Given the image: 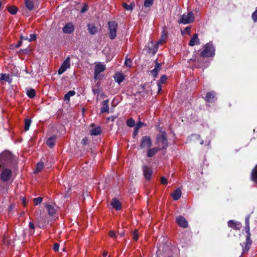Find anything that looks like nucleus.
<instances>
[{
    "instance_id": "nucleus-1",
    "label": "nucleus",
    "mask_w": 257,
    "mask_h": 257,
    "mask_svg": "<svg viewBox=\"0 0 257 257\" xmlns=\"http://www.w3.org/2000/svg\"><path fill=\"white\" fill-rule=\"evenodd\" d=\"M13 158L9 151H4L0 155V168L11 167L13 166Z\"/></svg>"
},
{
    "instance_id": "nucleus-2",
    "label": "nucleus",
    "mask_w": 257,
    "mask_h": 257,
    "mask_svg": "<svg viewBox=\"0 0 257 257\" xmlns=\"http://www.w3.org/2000/svg\"><path fill=\"white\" fill-rule=\"evenodd\" d=\"M245 230L246 233H247V236L246 237V242L245 243L244 247H243L242 252L243 253L247 252L250 245L251 244L252 241L250 239L251 234L250 232V228H249V216H246L245 220Z\"/></svg>"
},
{
    "instance_id": "nucleus-3",
    "label": "nucleus",
    "mask_w": 257,
    "mask_h": 257,
    "mask_svg": "<svg viewBox=\"0 0 257 257\" xmlns=\"http://www.w3.org/2000/svg\"><path fill=\"white\" fill-rule=\"evenodd\" d=\"M12 168L13 166L0 168V171H1L0 179L2 181L6 182L11 180L12 177Z\"/></svg>"
},
{
    "instance_id": "nucleus-4",
    "label": "nucleus",
    "mask_w": 257,
    "mask_h": 257,
    "mask_svg": "<svg viewBox=\"0 0 257 257\" xmlns=\"http://www.w3.org/2000/svg\"><path fill=\"white\" fill-rule=\"evenodd\" d=\"M214 55L215 48L211 42L206 44L204 46V50L200 53L202 57H213Z\"/></svg>"
},
{
    "instance_id": "nucleus-5",
    "label": "nucleus",
    "mask_w": 257,
    "mask_h": 257,
    "mask_svg": "<svg viewBox=\"0 0 257 257\" xmlns=\"http://www.w3.org/2000/svg\"><path fill=\"white\" fill-rule=\"evenodd\" d=\"M156 142L157 145L161 147V149H166L168 145L166 133L162 132L161 134L158 135L156 137Z\"/></svg>"
},
{
    "instance_id": "nucleus-6",
    "label": "nucleus",
    "mask_w": 257,
    "mask_h": 257,
    "mask_svg": "<svg viewBox=\"0 0 257 257\" xmlns=\"http://www.w3.org/2000/svg\"><path fill=\"white\" fill-rule=\"evenodd\" d=\"M194 20V15L193 13L191 11L188 12L187 14L182 15L178 22L179 24L186 25L193 22Z\"/></svg>"
},
{
    "instance_id": "nucleus-7",
    "label": "nucleus",
    "mask_w": 257,
    "mask_h": 257,
    "mask_svg": "<svg viewBox=\"0 0 257 257\" xmlns=\"http://www.w3.org/2000/svg\"><path fill=\"white\" fill-rule=\"evenodd\" d=\"M108 28L109 30V38L113 40L116 36V32L117 29V24L114 21L108 22Z\"/></svg>"
},
{
    "instance_id": "nucleus-8",
    "label": "nucleus",
    "mask_w": 257,
    "mask_h": 257,
    "mask_svg": "<svg viewBox=\"0 0 257 257\" xmlns=\"http://www.w3.org/2000/svg\"><path fill=\"white\" fill-rule=\"evenodd\" d=\"M152 146V141L150 137L144 136L141 140L140 148L141 149H149Z\"/></svg>"
},
{
    "instance_id": "nucleus-9",
    "label": "nucleus",
    "mask_w": 257,
    "mask_h": 257,
    "mask_svg": "<svg viewBox=\"0 0 257 257\" xmlns=\"http://www.w3.org/2000/svg\"><path fill=\"white\" fill-rule=\"evenodd\" d=\"M70 67V58L67 57L64 61L63 62L61 67L58 71V73L59 75L62 74L65 72L68 68Z\"/></svg>"
},
{
    "instance_id": "nucleus-10",
    "label": "nucleus",
    "mask_w": 257,
    "mask_h": 257,
    "mask_svg": "<svg viewBox=\"0 0 257 257\" xmlns=\"http://www.w3.org/2000/svg\"><path fill=\"white\" fill-rule=\"evenodd\" d=\"M105 65L99 63L97 64L95 66L94 72V79H98L99 77V74L101 72H103L105 70Z\"/></svg>"
},
{
    "instance_id": "nucleus-11",
    "label": "nucleus",
    "mask_w": 257,
    "mask_h": 257,
    "mask_svg": "<svg viewBox=\"0 0 257 257\" xmlns=\"http://www.w3.org/2000/svg\"><path fill=\"white\" fill-rule=\"evenodd\" d=\"M176 221L177 224L183 228H186L188 226V223L187 220L185 217L182 216H177L176 218Z\"/></svg>"
},
{
    "instance_id": "nucleus-12",
    "label": "nucleus",
    "mask_w": 257,
    "mask_h": 257,
    "mask_svg": "<svg viewBox=\"0 0 257 257\" xmlns=\"http://www.w3.org/2000/svg\"><path fill=\"white\" fill-rule=\"evenodd\" d=\"M91 129L90 130V134L91 136H98L100 135L102 132L101 128L100 126H96L94 123H92L90 125Z\"/></svg>"
},
{
    "instance_id": "nucleus-13",
    "label": "nucleus",
    "mask_w": 257,
    "mask_h": 257,
    "mask_svg": "<svg viewBox=\"0 0 257 257\" xmlns=\"http://www.w3.org/2000/svg\"><path fill=\"white\" fill-rule=\"evenodd\" d=\"M62 30L65 34H71L74 31V26L72 23H68L64 26Z\"/></svg>"
},
{
    "instance_id": "nucleus-14",
    "label": "nucleus",
    "mask_w": 257,
    "mask_h": 257,
    "mask_svg": "<svg viewBox=\"0 0 257 257\" xmlns=\"http://www.w3.org/2000/svg\"><path fill=\"white\" fill-rule=\"evenodd\" d=\"M25 2L27 9L29 11H32L37 5L38 0H25Z\"/></svg>"
},
{
    "instance_id": "nucleus-15",
    "label": "nucleus",
    "mask_w": 257,
    "mask_h": 257,
    "mask_svg": "<svg viewBox=\"0 0 257 257\" xmlns=\"http://www.w3.org/2000/svg\"><path fill=\"white\" fill-rule=\"evenodd\" d=\"M143 173L146 179L149 180L152 175V170L147 166L144 165L143 166Z\"/></svg>"
},
{
    "instance_id": "nucleus-16",
    "label": "nucleus",
    "mask_w": 257,
    "mask_h": 257,
    "mask_svg": "<svg viewBox=\"0 0 257 257\" xmlns=\"http://www.w3.org/2000/svg\"><path fill=\"white\" fill-rule=\"evenodd\" d=\"M215 95L216 94L214 91L208 92L205 97V100L208 102H213L216 99Z\"/></svg>"
},
{
    "instance_id": "nucleus-17",
    "label": "nucleus",
    "mask_w": 257,
    "mask_h": 257,
    "mask_svg": "<svg viewBox=\"0 0 257 257\" xmlns=\"http://www.w3.org/2000/svg\"><path fill=\"white\" fill-rule=\"evenodd\" d=\"M228 226L229 227L236 230H239L241 227V224L239 222L234 221L231 220L228 222Z\"/></svg>"
},
{
    "instance_id": "nucleus-18",
    "label": "nucleus",
    "mask_w": 257,
    "mask_h": 257,
    "mask_svg": "<svg viewBox=\"0 0 257 257\" xmlns=\"http://www.w3.org/2000/svg\"><path fill=\"white\" fill-rule=\"evenodd\" d=\"M110 204L112 207L116 210H119L121 208V204L120 202L116 198L112 199Z\"/></svg>"
},
{
    "instance_id": "nucleus-19",
    "label": "nucleus",
    "mask_w": 257,
    "mask_h": 257,
    "mask_svg": "<svg viewBox=\"0 0 257 257\" xmlns=\"http://www.w3.org/2000/svg\"><path fill=\"white\" fill-rule=\"evenodd\" d=\"M108 99H106L105 100H104L102 103L101 105H102V106L100 108V112L102 113H103L104 112H109V107H108Z\"/></svg>"
},
{
    "instance_id": "nucleus-20",
    "label": "nucleus",
    "mask_w": 257,
    "mask_h": 257,
    "mask_svg": "<svg viewBox=\"0 0 257 257\" xmlns=\"http://www.w3.org/2000/svg\"><path fill=\"white\" fill-rule=\"evenodd\" d=\"M199 44V40L198 37V35L197 34H195L191 37L190 41L189 43V45L190 46H193L195 45H198Z\"/></svg>"
},
{
    "instance_id": "nucleus-21",
    "label": "nucleus",
    "mask_w": 257,
    "mask_h": 257,
    "mask_svg": "<svg viewBox=\"0 0 257 257\" xmlns=\"http://www.w3.org/2000/svg\"><path fill=\"white\" fill-rule=\"evenodd\" d=\"M161 150L159 147H156L152 149H149L147 156L149 158L153 157L159 151Z\"/></svg>"
},
{
    "instance_id": "nucleus-22",
    "label": "nucleus",
    "mask_w": 257,
    "mask_h": 257,
    "mask_svg": "<svg viewBox=\"0 0 257 257\" xmlns=\"http://www.w3.org/2000/svg\"><path fill=\"white\" fill-rule=\"evenodd\" d=\"M114 78L116 82L120 84L123 81L124 76L122 73L120 72H117L115 73Z\"/></svg>"
},
{
    "instance_id": "nucleus-23",
    "label": "nucleus",
    "mask_w": 257,
    "mask_h": 257,
    "mask_svg": "<svg viewBox=\"0 0 257 257\" xmlns=\"http://www.w3.org/2000/svg\"><path fill=\"white\" fill-rule=\"evenodd\" d=\"M88 30L90 34L91 35H95L97 32V27H96L94 25L92 24H88L87 25Z\"/></svg>"
},
{
    "instance_id": "nucleus-24",
    "label": "nucleus",
    "mask_w": 257,
    "mask_h": 257,
    "mask_svg": "<svg viewBox=\"0 0 257 257\" xmlns=\"http://www.w3.org/2000/svg\"><path fill=\"white\" fill-rule=\"evenodd\" d=\"M161 70V65L157 62L156 63L154 69L151 70V72L152 75H153L155 77H157L158 75V72Z\"/></svg>"
},
{
    "instance_id": "nucleus-25",
    "label": "nucleus",
    "mask_w": 257,
    "mask_h": 257,
    "mask_svg": "<svg viewBox=\"0 0 257 257\" xmlns=\"http://www.w3.org/2000/svg\"><path fill=\"white\" fill-rule=\"evenodd\" d=\"M167 77L166 75H163L161 77L160 79L158 81L157 83V86L158 88V93L161 91L162 90V85L167 80Z\"/></svg>"
},
{
    "instance_id": "nucleus-26",
    "label": "nucleus",
    "mask_w": 257,
    "mask_h": 257,
    "mask_svg": "<svg viewBox=\"0 0 257 257\" xmlns=\"http://www.w3.org/2000/svg\"><path fill=\"white\" fill-rule=\"evenodd\" d=\"M181 195V191L179 188H177L172 194V197L174 200H178Z\"/></svg>"
},
{
    "instance_id": "nucleus-27",
    "label": "nucleus",
    "mask_w": 257,
    "mask_h": 257,
    "mask_svg": "<svg viewBox=\"0 0 257 257\" xmlns=\"http://www.w3.org/2000/svg\"><path fill=\"white\" fill-rule=\"evenodd\" d=\"M45 207L47 209L49 215L52 216H54L56 211L55 208L53 206L49 204H47Z\"/></svg>"
},
{
    "instance_id": "nucleus-28",
    "label": "nucleus",
    "mask_w": 257,
    "mask_h": 257,
    "mask_svg": "<svg viewBox=\"0 0 257 257\" xmlns=\"http://www.w3.org/2000/svg\"><path fill=\"white\" fill-rule=\"evenodd\" d=\"M56 142V136H54L50 137L47 141V145L50 147L52 148L54 146Z\"/></svg>"
},
{
    "instance_id": "nucleus-29",
    "label": "nucleus",
    "mask_w": 257,
    "mask_h": 257,
    "mask_svg": "<svg viewBox=\"0 0 257 257\" xmlns=\"http://www.w3.org/2000/svg\"><path fill=\"white\" fill-rule=\"evenodd\" d=\"M1 81H5L8 82L9 83H11L12 81V78L9 75H7L6 74H1Z\"/></svg>"
},
{
    "instance_id": "nucleus-30",
    "label": "nucleus",
    "mask_w": 257,
    "mask_h": 257,
    "mask_svg": "<svg viewBox=\"0 0 257 257\" xmlns=\"http://www.w3.org/2000/svg\"><path fill=\"white\" fill-rule=\"evenodd\" d=\"M251 180L257 184V165L254 168L251 173Z\"/></svg>"
},
{
    "instance_id": "nucleus-31",
    "label": "nucleus",
    "mask_w": 257,
    "mask_h": 257,
    "mask_svg": "<svg viewBox=\"0 0 257 257\" xmlns=\"http://www.w3.org/2000/svg\"><path fill=\"white\" fill-rule=\"evenodd\" d=\"M27 94L29 97L32 98L35 96L36 91L34 89L31 88L27 90Z\"/></svg>"
},
{
    "instance_id": "nucleus-32",
    "label": "nucleus",
    "mask_w": 257,
    "mask_h": 257,
    "mask_svg": "<svg viewBox=\"0 0 257 257\" xmlns=\"http://www.w3.org/2000/svg\"><path fill=\"white\" fill-rule=\"evenodd\" d=\"M31 122H32V121L30 119H29V118L25 119L24 128L26 131H27L29 130L30 125H31Z\"/></svg>"
},
{
    "instance_id": "nucleus-33",
    "label": "nucleus",
    "mask_w": 257,
    "mask_h": 257,
    "mask_svg": "<svg viewBox=\"0 0 257 257\" xmlns=\"http://www.w3.org/2000/svg\"><path fill=\"white\" fill-rule=\"evenodd\" d=\"M8 10L10 14L15 15L18 12V8L14 6H11L8 8Z\"/></svg>"
},
{
    "instance_id": "nucleus-34",
    "label": "nucleus",
    "mask_w": 257,
    "mask_h": 257,
    "mask_svg": "<svg viewBox=\"0 0 257 257\" xmlns=\"http://www.w3.org/2000/svg\"><path fill=\"white\" fill-rule=\"evenodd\" d=\"M154 0H145L144 6L145 8H150L151 7L153 3Z\"/></svg>"
},
{
    "instance_id": "nucleus-35",
    "label": "nucleus",
    "mask_w": 257,
    "mask_h": 257,
    "mask_svg": "<svg viewBox=\"0 0 257 257\" xmlns=\"http://www.w3.org/2000/svg\"><path fill=\"white\" fill-rule=\"evenodd\" d=\"M126 124L129 127H133L135 125V121L133 118H131L127 120Z\"/></svg>"
},
{
    "instance_id": "nucleus-36",
    "label": "nucleus",
    "mask_w": 257,
    "mask_h": 257,
    "mask_svg": "<svg viewBox=\"0 0 257 257\" xmlns=\"http://www.w3.org/2000/svg\"><path fill=\"white\" fill-rule=\"evenodd\" d=\"M44 168V164L43 163L40 162L38 163L37 165V167L35 172H40Z\"/></svg>"
},
{
    "instance_id": "nucleus-37",
    "label": "nucleus",
    "mask_w": 257,
    "mask_h": 257,
    "mask_svg": "<svg viewBox=\"0 0 257 257\" xmlns=\"http://www.w3.org/2000/svg\"><path fill=\"white\" fill-rule=\"evenodd\" d=\"M132 64V61L126 57L125 58L124 65L127 67H131Z\"/></svg>"
},
{
    "instance_id": "nucleus-38",
    "label": "nucleus",
    "mask_w": 257,
    "mask_h": 257,
    "mask_svg": "<svg viewBox=\"0 0 257 257\" xmlns=\"http://www.w3.org/2000/svg\"><path fill=\"white\" fill-rule=\"evenodd\" d=\"M29 228L32 230L30 232V234L31 235H33L34 233V230H35V226L34 225V224L32 222H30L29 223Z\"/></svg>"
},
{
    "instance_id": "nucleus-39",
    "label": "nucleus",
    "mask_w": 257,
    "mask_h": 257,
    "mask_svg": "<svg viewBox=\"0 0 257 257\" xmlns=\"http://www.w3.org/2000/svg\"><path fill=\"white\" fill-rule=\"evenodd\" d=\"M42 200L43 198L41 197H39L34 199V202L35 204V205H38L42 202Z\"/></svg>"
},
{
    "instance_id": "nucleus-40",
    "label": "nucleus",
    "mask_w": 257,
    "mask_h": 257,
    "mask_svg": "<svg viewBox=\"0 0 257 257\" xmlns=\"http://www.w3.org/2000/svg\"><path fill=\"white\" fill-rule=\"evenodd\" d=\"M122 6L126 11H132L133 10L132 7L125 3H122Z\"/></svg>"
},
{
    "instance_id": "nucleus-41",
    "label": "nucleus",
    "mask_w": 257,
    "mask_h": 257,
    "mask_svg": "<svg viewBox=\"0 0 257 257\" xmlns=\"http://www.w3.org/2000/svg\"><path fill=\"white\" fill-rule=\"evenodd\" d=\"M251 18L254 22H257V8L255 11L252 14Z\"/></svg>"
},
{
    "instance_id": "nucleus-42",
    "label": "nucleus",
    "mask_w": 257,
    "mask_h": 257,
    "mask_svg": "<svg viewBox=\"0 0 257 257\" xmlns=\"http://www.w3.org/2000/svg\"><path fill=\"white\" fill-rule=\"evenodd\" d=\"M139 238V234L138 230L136 229L134 230L133 233V239L135 240H137Z\"/></svg>"
},
{
    "instance_id": "nucleus-43",
    "label": "nucleus",
    "mask_w": 257,
    "mask_h": 257,
    "mask_svg": "<svg viewBox=\"0 0 257 257\" xmlns=\"http://www.w3.org/2000/svg\"><path fill=\"white\" fill-rule=\"evenodd\" d=\"M167 37V36L166 34H163L162 36V38H161V39L158 41V44H161L163 43V42L165 41V39Z\"/></svg>"
},
{
    "instance_id": "nucleus-44",
    "label": "nucleus",
    "mask_w": 257,
    "mask_h": 257,
    "mask_svg": "<svg viewBox=\"0 0 257 257\" xmlns=\"http://www.w3.org/2000/svg\"><path fill=\"white\" fill-rule=\"evenodd\" d=\"M88 139L87 138V137H85L84 138H83L82 141H81V144L83 145V146H85L86 145L88 144Z\"/></svg>"
},
{
    "instance_id": "nucleus-45",
    "label": "nucleus",
    "mask_w": 257,
    "mask_h": 257,
    "mask_svg": "<svg viewBox=\"0 0 257 257\" xmlns=\"http://www.w3.org/2000/svg\"><path fill=\"white\" fill-rule=\"evenodd\" d=\"M30 37V38L29 39V42L35 41L37 38L36 35H35L34 34H31Z\"/></svg>"
},
{
    "instance_id": "nucleus-46",
    "label": "nucleus",
    "mask_w": 257,
    "mask_h": 257,
    "mask_svg": "<svg viewBox=\"0 0 257 257\" xmlns=\"http://www.w3.org/2000/svg\"><path fill=\"white\" fill-rule=\"evenodd\" d=\"M143 125V123L141 121L138 122L135 125V128L137 130H139Z\"/></svg>"
},
{
    "instance_id": "nucleus-47",
    "label": "nucleus",
    "mask_w": 257,
    "mask_h": 257,
    "mask_svg": "<svg viewBox=\"0 0 257 257\" xmlns=\"http://www.w3.org/2000/svg\"><path fill=\"white\" fill-rule=\"evenodd\" d=\"M66 94L70 97L75 94V92L74 90H70L68 91Z\"/></svg>"
},
{
    "instance_id": "nucleus-48",
    "label": "nucleus",
    "mask_w": 257,
    "mask_h": 257,
    "mask_svg": "<svg viewBox=\"0 0 257 257\" xmlns=\"http://www.w3.org/2000/svg\"><path fill=\"white\" fill-rule=\"evenodd\" d=\"M109 235L112 238H115L116 236L115 232L113 230H111L109 232Z\"/></svg>"
},
{
    "instance_id": "nucleus-49",
    "label": "nucleus",
    "mask_w": 257,
    "mask_h": 257,
    "mask_svg": "<svg viewBox=\"0 0 257 257\" xmlns=\"http://www.w3.org/2000/svg\"><path fill=\"white\" fill-rule=\"evenodd\" d=\"M161 182L162 184H166L167 183V180L164 177H162L161 178Z\"/></svg>"
},
{
    "instance_id": "nucleus-50",
    "label": "nucleus",
    "mask_w": 257,
    "mask_h": 257,
    "mask_svg": "<svg viewBox=\"0 0 257 257\" xmlns=\"http://www.w3.org/2000/svg\"><path fill=\"white\" fill-rule=\"evenodd\" d=\"M59 248V244L57 243H55L54 245L53 249L55 251H58Z\"/></svg>"
},
{
    "instance_id": "nucleus-51",
    "label": "nucleus",
    "mask_w": 257,
    "mask_h": 257,
    "mask_svg": "<svg viewBox=\"0 0 257 257\" xmlns=\"http://www.w3.org/2000/svg\"><path fill=\"white\" fill-rule=\"evenodd\" d=\"M87 10V6L86 5H85L82 7V9L81 10V13H84Z\"/></svg>"
},
{
    "instance_id": "nucleus-52",
    "label": "nucleus",
    "mask_w": 257,
    "mask_h": 257,
    "mask_svg": "<svg viewBox=\"0 0 257 257\" xmlns=\"http://www.w3.org/2000/svg\"><path fill=\"white\" fill-rule=\"evenodd\" d=\"M70 97L67 95V94H66L65 95H64V100L65 101H69L70 100Z\"/></svg>"
},
{
    "instance_id": "nucleus-53",
    "label": "nucleus",
    "mask_w": 257,
    "mask_h": 257,
    "mask_svg": "<svg viewBox=\"0 0 257 257\" xmlns=\"http://www.w3.org/2000/svg\"><path fill=\"white\" fill-rule=\"evenodd\" d=\"M138 131H139V130H137V128H135V129L134 131V133H133V136L134 137L138 135Z\"/></svg>"
},
{
    "instance_id": "nucleus-54",
    "label": "nucleus",
    "mask_w": 257,
    "mask_h": 257,
    "mask_svg": "<svg viewBox=\"0 0 257 257\" xmlns=\"http://www.w3.org/2000/svg\"><path fill=\"white\" fill-rule=\"evenodd\" d=\"M93 93L94 94H98L99 92V90L98 89H93Z\"/></svg>"
},
{
    "instance_id": "nucleus-55",
    "label": "nucleus",
    "mask_w": 257,
    "mask_h": 257,
    "mask_svg": "<svg viewBox=\"0 0 257 257\" xmlns=\"http://www.w3.org/2000/svg\"><path fill=\"white\" fill-rule=\"evenodd\" d=\"M115 118V117L112 116L108 117L107 120L113 121Z\"/></svg>"
},
{
    "instance_id": "nucleus-56",
    "label": "nucleus",
    "mask_w": 257,
    "mask_h": 257,
    "mask_svg": "<svg viewBox=\"0 0 257 257\" xmlns=\"http://www.w3.org/2000/svg\"><path fill=\"white\" fill-rule=\"evenodd\" d=\"M190 29L189 27H186L184 30V32H186V33H189L190 32Z\"/></svg>"
},
{
    "instance_id": "nucleus-57",
    "label": "nucleus",
    "mask_w": 257,
    "mask_h": 257,
    "mask_svg": "<svg viewBox=\"0 0 257 257\" xmlns=\"http://www.w3.org/2000/svg\"><path fill=\"white\" fill-rule=\"evenodd\" d=\"M21 40H29V38H28V37H25V36H21Z\"/></svg>"
},
{
    "instance_id": "nucleus-58",
    "label": "nucleus",
    "mask_w": 257,
    "mask_h": 257,
    "mask_svg": "<svg viewBox=\"0 0 257 257\" xmlns=\"http://www.w3.org/2000/svg\"><path fill=\"white\" fill-rule=\"evenodd\" d=\"M22 42L21 41H19L18 42V44L16 45V47L18 48V47H20L22 45Z\"/></svg>"
},
{
    "instance_id": "nucleus-59",
    "label": "nucleus",
    "mask_w": 257,
    "mask_h": 257,
    "mask_svg": "<svg viewBox=\"0 0 257 257\" xmlns=\"http://www.w3.org/2000/svg\"><path fill=\"white\" fill-rule=\"evenodd\" d=\"M130 6H131L132 7V8L134 9V8H135V3H134V2H132V3H131V4L130 5Z\"/></svg>"
},
{
    "instance_id": "nucleus-60",
    "label": "nucleus",
    "mask_w": 257,
    "mask_h": 257,
    "mask_svg": "<svg viewBox=\"0 0 257 257\" xmlns=\"http://www.w3.org/2000/svg\"><path fill=\"white\" fill-rule=\"evenodd\" d=\"M107 255V251H104L103 253V257H106ZM110 257V256H108Z\"/></svg>"
},
{
    "instance_id": "nucleus-61",
    "label": "nucleus",
    "mask_w": 257,
    "mask_h": 257,
    "mask_svg": "<svg viewBox=\"0 0 257 257\" xmlns=\"http://www.w3.org/2000/svg\"><path fill=\"white\" fill-rule=\"evenodd\" d=\"M203 143H204V141H203V140H201V141H200V144L201 145H203Z\"/></svg>"
},
{
    "instance_id": "nucleus-62",
    "label": "nucleus",
    "mask_w": 257,
    "mask_h": 257,
    "mask_svg": "<svg viewBox=\"0 0 257 257\" xmlns=\"http://www.w3.org/2000/svg\"><path fill=\"white\" fill-rule=\"evenodd\" d=\"M23 204H24V205H26V204H25V200H23Z\"/></svg>"
},
{
    "instance_id": "nucleus-63",
    "label": "nucleus",
    "mask_w": 257,
    "mask_h": 257,
    "mask_svg": "<svg viewBox=\"0 0 257 257\" xmlns=\"http://www.w3.org/2000/svg\"><path fill=\"white\" fill-rule=\"evenodd\" d=\"M142 87L144 89V85H142Z\"/></svg>"
},
{
    "instance_id": "nucleus-64",
    "label": "nucleus",
    "mask_w": 257,
    "mask_h": 257,
    "mask_svg": "<svg viewBox=\"0 0 257 257\" xmlns=\"http://www.w3.org/2000/svg\"><path fill=\"white\" fill-rule=\"evenodd\" d=\"M239 257H241V256H239Z\"/></svg>"
}]
</instances>
